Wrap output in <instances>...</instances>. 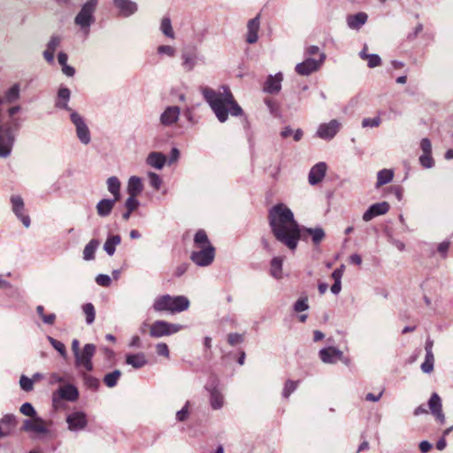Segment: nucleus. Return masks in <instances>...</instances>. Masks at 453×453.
<instances>
[{
	"label": "nucleus",
	"instance_id": "1",
	"mask_svg": "<svg viewBox=\"0 0 453 453\" xmlns=\"http://www.w3.org/2000/svg\"><path fill=\"white\" fill-rule=\"evenodd\" d=\"M268 218L275 238L289 250H295L300 240V226L292 211L284 203H278L270 209Z\"/></svg>",
	"mask_w": 453,
	"mask_h": 453
},
{
	"label": "nucleus",
	"instance_id": "2",
	"mask_svg": "<svg viewBox=\"0 0 453 453\" xmlns=\"http://www.w3.org/2000/svg\"><path fill=\"white\" fill-rule=\"evenodd\" d=\"M202 94L216 118L221 123L227 120L229 114L238 117L243 113L242 107L235 101L227 87H221L219 90L204 87L202 88Z\"/></svg>",
	"mask_w": 453,
	"mask_h": 453
},
{
	"label": "nucleus",
	"instance_id": "3",
	"mask_svg": "<svg viewBox=\"0 0 453 453\" xmlns=\"http://www.w3.org/2000/svg\"><path fill=\"white\" fill-rule=\"evenodd\" d=\"M189 305V300L184 296L163 295L155 298L152 307L157 312L179 313L188 310Z\"/></svg>",
	"mask_w": 453,
	"mask_h": 453
},
{
	"label": "nucleus",
	"instance_id": "4",
	"mask_svg": "<svg viewBox=\"0 0 453 453\" xmlns=\"http://www.w3.org/2000/svg\"><path fill=\"white\" fill-rule=\"evenodd\" d=\"M98 3L99 0H87L74 17V24L86 35L89 34L91 26L96 22L95 13Z\"/></svg>",
	"mask_w": 453,
	"mask_h": 453
},
{
	"label": "nucleus",
	"instance_id": "5",
	"mask_svg": "<svg viewBox=\"0 0 453 453\" xmlns=\"http://www.w3.org/2000/svg\"><path fill=\"white\" fill-rule=\"evenodd\" d=\"M51 422H47L41 417H35V418H27L23 421L21 431L28 433L34 439H42L50 434L48 425Z\"/></svg>",
	"mask_w": 453,
	"mask_h": 453
},
{
	"label": "nucleus",
	"instance_id": "6",
	"mask_svg": "<svg viewBox=\"0 0 453 453\" xmlns=\"http://www.w3.org/2000/svg\"><path fill=\"white\" fill-rule=\"evenodd\" d=\"M96 345L92 343L85 344L81 351L74 356L75 367L84 369L86 372H91L94 369L92 358L96 353Z\"/></svg>",
	"mask_w": 453,
	"mask_h": 453
},
{
	"label": "nucleus",
	"instance_id": "7",
	"mask_svg": "<svg viewBox=\"0 0 453 453\" xmlns=\"http://www.w3.org/2000/svg\"><path fill=\"white\" fill-rule=\"evenodd\" d=\"M184 326L180 324L169 323L165 320H157L151 324L150 335L154 338L169 336L180 331Z\"/></svg>",
	"mask_w": 453,
	"mask_h": 453
},
{
	"label": "nucleus",
	"instance_id": "8",
	"mask_svg": "<svg viewBox=\"0 0 453 453\" xmlns=\"http://www.w3.org/2000/svg\"><path fill=\"white\" fill-rule=\"evenodd\" d=\"M190 255L191 261L197 266L205 267L210 265L215 257V249L212 245L196 248Z\"/></svg>",
	"mask_w": 453,
	"mask_h": 453
},
{
	"label": "nucleus",
	"instance_id": "9",
	"mask_svg": "<svg viewBox=\"0 0 453 453\" xmlns=\"http://www.w3.org/2000/svg\"><path fill=\"white\" fill-rule=\"evenodd\" d=\"M180 58L181 66L186 72H191L199 63H203V57L196 46L184 48Z\"/></svg>",
	"mask_w": 453,
	"mask_h": 453
},
{
	"label": "nucleus",
	"instance_id": "10",
	"mask_svg": "<svg viewBox=\"0 0 453 453\" xmlns=\"http://www.w3.org/2000/svg\"><path fill=\"white\" fill-rule=\"evenodd\" d=\"M219 386V380L216 376H211L206 385V389L210 392V403L213 410H220L225 404V398Z\"/></svg>",
	"mask_w": 453,
	"mask_h": 453
},
{
	"label": "nucleus",
	"instance_id": "11",
	"mask_svg": "<svg viewBox=\"0 0 453 453\" xmlns=\"http://www.w3.org/2000/svg\"><path fill=\"white\" fill-rule=\"evenodd\" d=\"M70 119L75 127V132L79 141L82 144L88 145L91 142V134L84 119L77 111H72Z\"/></svg>",
	"mask_w": 453,
	"mask_h": 453
},
{
	"label": "nucleus",
	"instance_id": "12",
	"mask_svg": "<svg viewBox=\"0 0 453 453\" xmlns=\"http://www.w3.org/2000/svg\"><path fill=\"white\" fill-rule=\"evenodd\" d=\"M342 122L336 119L319 125L316 136L324 141L333 140L342 129Z\"/></svg>",
	"mask_w": 453,
	"mask_h": 453
},
{
	"label": "nucleus",
	"instance_id": "13",
	"mask_svg": "<svg viewBox=\"0 0 453 453\" xmlns=\"http://www.w3.org/2000/svg\"><path fill=\"white\" fill-rule=\"evenodd\" d=\"M15 142V135L13 134L10 127H5L0 131V157L7 158L11 156L12 148Z\"/></svg>",
	"mask_w": 453,
	"mask_h": 453
},
{
	"label": "nucleus",
	"instance_id": "14",
	"mask_svg": "<svg viewBox=\"0 0 453 453\" xmlns=\"http://www.w3.org/2000/svg\"><path fill=\"white\" fill-rule=\"evenodd\" d=\"M79 398V390L73 384H65L60 387L52 395V402L54 405H57L59 399L66 400L69 402H75Z\"/></svg>",
	"mask_w": 453,
	"mask_h": 453
},
{
	"label": "nucleus",
	"instance_id": "15",
	"mask_svg": "<svg viewBox=\"0 0 453 453\" xmlns=\"http://www.w3.org/2000/svg\"><path fill=\"white\" fill-rule=\"evenodd\" d=\"M12 211L15 216L22 222L25 227L30 226V218L25 213V204L23 198L19 195H12L10 198Z\"/></svg>",
	"mask_w": 453,
	"mask_h": 453
},
{
	"label": "nucleus",
	"instance_id": "16",
	"mask_svg": "<svg viewBox=\"0 0 453 453\" xmlns=\"http://www.w3.org/2000/svg\"><path fill=\"white\" fill-rule=\"evenodd\" d=\"M300 240L304 242L308 241V237L310 236L311 239V242L314 246H319L321 242L326 237V233L324 229L320 226L317 227H305L300 226Z\"/></svg>",
	"mask_w": 453,
	"mask_h": 453
},
{
	"label": "nucleus",
	"instance_id": "17",
	"mask_svg": "<svg viewBox=\"0 0 453 453\" xmlns=\"http://www.w3.org/2000/svg\"><path fill=\"white\" fill-rule=\"evenodd\" d=\"M326 58L325 54L320 55L319 60H315L314 58H308L303 62L299 63L296 65V72L303 76H307L316 72L319 66L322 65Z\"/></svg>",
	"mask_w": 453,
	"mask_h": 453
},
{
	"label": "nucleus",
	"instance_id": "18",
	"mask_svg": "<svg viewBox=\"0 0 453 453\" xmlns=\"http://www.w3.org/2000/svg\"><path fill=\"white\" fill-rule=\"evenodd\" d=\"M66 423L72 432L84 430L88 426L87 415L83 411H73L66 417Z\"/></svg>",
	"mask_w": 453,
	"mask_h": 453
},
{
	"label": "nucleus",
	"instance_id": "19",
	"mask_svg": "<svg viewBox=\"0 0 453 453\" xmlns=\"http://www.w3.org/2000/svg\"><path fill=\"white\" fill-rule=\"evenodd\" d=\"M319 357L325 364L334 365L338 361H343V352L335 347L321 349Z\"/></svg>",
	"mask_w": 453,
	"mask_h": 453
},
{
	"label": "nucleus",
	"instance_id": "20",
	"mask_svg": "<svg viewBox=\"0 0 453 453\" xmlns=\"http://www.w3.org/2000/svg\"><path fill=\"white\" fill-rule=\"evenodd\" d=\"M113 6L118 10L119 15L127 18L138 11V4L132 0H112Z\"/></svg>",
	"mask_w": 453,
	"mask_h": 453
},
{
	"label": "nucleus",
	"instance_id": "21",
	"mask_svg": "<svg viewBox=\"0 0 453 453\" xmlns=\"http://www.w3.org/2000/svg\"><path fill=\"white\" fill-rule=\"evenodd\" d=\"M180 109L178 106H167L159 117L160 124L164 127H171L180 119Z\"/></svg>",
	"mask_w": 453,
	"mask_h": 453
},
{
	"label": "nucleus",
	"instance_id": "22",
	"mask_svg": "<svg viewBox=\"0 0 453 453\" xmlns=\"http://www.w3.org/2000/svg\"><path fill=\"white\" fill-rule=\"evenodd\" d=\"M388 202H380L372 204L363 214V220L368 222L373 218L386 214L389 211Z\"/></svg>",
	"mask_w": 453,
	"mask_h": 453
},
{
	"label": "nucleus",
	"instance_id": "23",
	"mask_svg": "<svg viewBox=\"0 0 453 453\" xmlns=\"http://www.w3.org/2000/svg\"><path fill=\"white\" fill-rule=\"evenodd\" d=\"M282 81L283 75L281 73H278L275 75H269L264 84V92L268 94L279 93L281 89Z\"/></svg>",
	"mask_w": 453,
	"mask_h": 453
},
{
	"label": "nucleus",
	"instance_id": "24",
	"mask_svg": "<svg viewBox=\"0 0 453 453\" xmlns=\"http://www.w3.org/2000/svg\"><path fill=\"white\" fill-rule=\"evenodd\" d=\"M428 407L431 413L439 422L443 423L445 421V416L442 412L441 399L437 393L432 394L428 401Z\"/></svg>",
	"mask_w": 453,
	"mask_h": 453
},
{
	"label": "nucleus",
	"instance_id": "25",
	"mask_svg": "<svg viewBox=\"0 0 453 453\" xmlns=\"http://www.w3.org/2000/svg\"><path fill=\"white\" fill-rule=\"evenodd\" d=\"M326 169V164L324 162H319L313 165L309 173V183L311 185H316L319 183L324 179Z\"/></svg>",
	"mask_w": 453,
	"mask_h": 453
},
{
	"label": "nucleus",
	"instance_id": "26",
	"mask_svg": "<svg viewBox=\"0 0 453 453\" xmlns=\"http://www.w3.org/2000/svg\"><path fill=\"white\" fill-rule=\"evenodd\" d=\"M71 97V91L65 87L59 88L55 100V107L61 110H65L70 113L73 111L68 105Z\"/></svg>",
	"mask_w": 453,
	"mask_h": 453
},
{
	"label": "nucleus",
	"instance_id": "27",
	"mask_svg": "<svg viewBox=\"0 0 453 453\" xmlns=\"http://www.w3.org/2000/svg\"><path fill=\"white\" fill-rule=\"evenodd\" d=\"M61 42L62 37L60 35H52L50 38L46 49L43 51V58L49 64L53 63L55 51L60 46Z\"/></svg>",
	"mask_w": 453,
	"mask_h": 453
},
{
	"label": "nucleus",
	"instance_id": "28",
	"mask_svg": "<svg viewBox=\"0 0 453 453\" xmlns=\"http://www.w3.org/2000/svg\"><path fill=\"white\" fill-rule=\"evenodd\" d=\"M260 27V17L259 15L249 20L247 24V36L246 42L250 44H253L257 42L258 39V30Z\"/></svg>",
	"mask_w": 453,
	"mask_h": 453
},
{
	"label": "nucleus",
	"instance_id": "29",
	"mask_svg": "<svg viewBox=\"0 0 453 453\" xmlns=\"http://www.w3.org/2000/svg\"><path fill=\"white\" fill-rule=\"evenodd\" d=\"M165 163L166 157L163 153L157 151L150 152L146 158V164L157 170H161L165 166Z\"/></svg>",
	"mask_w": 453,
	"mask_h": 453
},
{
	"label": "nucleus",
	"instance_id": "30",
	"mask_svg": "<svg viewBox=\"0 0 453 453\" xmlns=\"http://www.w3.org/2000/svg\"><path fill=\"white\" fill-rule=\"evenodd\" d=\"M148 363L146 356L142 352L136 354H127L126 356V364L131 365L134 369H140Z\"/></svg>",
	"mask_w": 453,
	"mask_h": 453
},
{
	"label": "nucleus",
	"instance_id": "31",
	"mask_svg": "<svg viewBox=\"0 0 453 453\" xmlns=\"http://www.w3.org/2000/svg\"><path fill=\"white\" fill-rule=\"evenodd\" d=\"M117 201L118 200L115 199L100 200L96 206L97 214L103 218L108 217L111 214Z\"/></svg>",
	"mask_w": 453,
	"mask_h": 453
},
{
	"label": "nucleus",
	"instance_id": "32",
	"mask_svg": "<svg viewBox=\"0 0 453 453\" xmlns=\"http://www.w3.org/2000/svg\"><path fill=\"white\" fill-rule=\"evenodd\" d=\"M368 16L365 12H358L347 17V24L349 28L358 30L367 21Z\"/></svg>",
	"mask_w": 453,
	"mask_h": 453
},
{
	"label": "nucleus",
	"instance_id": "33",
	"mask_svg": "<svg viewBox=\"0 0 453 453\" xmlns=\"http://www.w3.org/2000/svg\"><path fill=\"white\" fill-rule=\"evenodd\" d=\"M121 242L119 234H108L105 242L104 243V250L109 256H113L116 251V247Z\"/></svg>",
	"mask_w": 453,
	"mask_h": 453
},
{
	"label": "nucleus",
	"instance_id": "34",
	"mask_svg": "<svg viewBox=\"0 0 453 453\" xmlns=\"http://www.w3.org/2000/svg\"><path fill=\"white\" fill-rule=\"evenodd\" d=\"M143 189V185L140 177L132 176L128 180L127 193L131 196H139Z\"/></svg>",
	"mask_w": 453,
	"mask_h": 453
},
{
	"label": "nucleus",
	"instance_id": "35",
	"mask_svg": "<svg viewBox=\"0 0 453 453\" xmlns=\"http://www.w3.org/2000/svg\"><path fill=\"white\" fill-rule=\"evenodd\" d=\"M395 176V173L392 169H382L377 173V181L375 187L377 188L390 183Z\"/></svg>",
	"mask_w": 453,
	"mask_h": 453
},
{
	"label": "nucleus",
	"instance_id": "36",
	"mask_svg": "<svg viewBox=\"0 0 453 453\" xmlns=\"http://www.w3.org/2000/svg\"><path fill=\"white\" fill-rule=\"evenodd\" d=\"M108 191L114 196L113 199L119 200L120 198V181L115 177L111 176L107 180Z\"/></svg>",
	"mask_w": 453,
	"mask_h": 453
},
{
	"label": "nucleus",
	"instance_id": "37",
	"mask_svg": "<svg viewBox=\"0 0 453 453\" xmlns=\"http://www.w3.org/2000/svg\"><path fill=\"white\" fill-rule=\"evenodd\" d=\"M99 244L100 242L98 240H90L83 250V259L86 261L93 260L95 258V252L97 250Z\"/></svg>",
	"mask_w": 453,
	"mask_h": 453
},
{
	"label": "nucleus",
	"instance_id": "38",
	"mask_svg": "<svg viewBox=\"0 0 453 453\" xmlns=\"http://www.w3.org/2000/svg\"><path fill=\"white\" fill-rule=\"evenodd\" d=\"M282 264H283V257H275L271 261V275L275 279H281L282 278Z\"/></svg>",
	"mask_w": 453,
	"mask_h": 453
},
{
	"label": "nucleus",
	"instance_id": "39",
	"mask_svg": "<svg viewBox=\"0 0 453 453\" xmlns=\"http://www.w3.org/2000/svg\"><path fill=\"white\" fill-rule=\"evenodd\" d=\"M80 374L83 380V382H84V385L91 389V390H97L98 388H99V385H100V381L97 378L92 376V375H89L88 374L87 372H85L84 371L81 370L80 371Z\"/></svg>",
	"mask_w": 453,
	"mask_h": 453
},
{
	"label": "nucleus",
	"instance_id": "40",
	"mask_svg": "<svg viewBox=\"0 0 453 453\" xmlns=\"http://www.w3.org/2000/svg\"><path fill=\"white\" fill-rule=\"evenodd\" d=\"M20 88L18 83L13 84L4 93V101L8 104L16 102L19 98Z\"/></svg>",
	"mask_w": 453,
	"mask_h": 453
},
{
	"label": "nucleus",
	"instance_id": "41",
	"mask_svg": "<svg viewBox=\"0 0 453 453\" xmlns=\"http://www.w3.org/2000/svg\"><path fill=\"white\" fill-rule=\"evenodd\" d=\"M160 31L168 38H175V34L169 17H164L161 19Z\"/></svg>",
	"mask_w": 453,
	"mask_h": 453
},
{
	"label": "nucleus",
	"instance_id": "42",
	"mask_svg": "<svg viewBox=\"0 0 453 453\" xmlns=\"http://www.w3.org/2000/svg\"><path fill=\"white\" fill-rule=\"evenodd\" d=\"M120 376L121 372L119 370H114L113 372L105 374L103 381L108 388H114L117 385Z\"/></svg>",
	"mask_w": 453,
	"mask_h": 453
},
{
	"label": "nucleus",
	"instance_id": "43",
	"mask_svg": "<svg viewBox=\"0 0 453 453\" xmlns=\"http://www.w3.org/2000/svg\"><path fill=\"white\" fill-rule=\"evenodd\" d=\"M196 248L206 247L211 245L204 230H198L194 237Z\"/></svg>",
	"mask_w": 453,
	"mask_h": 453
},
{
	"label": "nucleus",
	"instance_id": "44",
	"mask_svg": "<svg viewBox=\"0 0 453 453\" xmlns=\"http://www.w3.org/2000/svg\"><path fill=\"white\" fill-rule=\"evenodd\" d=\"M82 311L86 316L87 324L90 325L95 321L96 311L92 303H88L82 306Z\"/></svg>",
	"mask_w": 453,
	"mask_h": 453
},
{
	"label": "nucleus",
	"instance_id": "45",
	"mask_svg": "<svg viewBox=\"0 0 453 453\" xmlns=\"http://www.w3.org/2000/svg\"><path fill=\"white\" fill-rule=\"evenodd\" d=\"M36 312L40 316V318L42 319L43 323H45L47 325L54 324V322L56 320V315L54 313H50V314L46 315V313H44L43 306L38 305L36 307Z\"/></svg>",
	"mask_w": 453,
	"mask_h": 453
},
{
	"label": "nucleus",
	"instance_id": "46",
	"mask_svg": "<svg viewBox=\"0 0 453 453\" xmlns=\"http://www.w3.org/2000/svg\"><path fill=\"white\" fill-rule=\"evenodd\" d=\"M47 339L50 342V343L51 344V346L60 354V356L62 357L65 358L67 356V353H66L65 344L62 343L61 342L54 339L51 336H48Z\"/></svg>",
	"mask_w": 453,
	"mask_h": 453
},
{
	"label": "nucleus",
	"instance_id": "47",
	"mask_svg": "<svg viewBox=\"0 0 453 453\" xmlns=\"http://www.w3.org/2000/svg\"><path fill=\"white\" fill-rule=\"evenodd\" d=\"M299 380H288L284 385L282 395L285 398H288L289 395L297 388Z\"/></svg>",
	"mask_w": 453,
	"mask_h": 453
},
{
	"label": "nucleus",
	"instance_id": "48",
	"mask_svg": "<svg viewBox=\"0 0 453 453\" xmlns=\"http://www.w3.org/2000/svg\"><path fill=\"white\" fill-rule=\"evenodd\" d=\"M434 354H426L425 361L421 365V370L425 373H430L434 370Z\"/></svg>",
	"mask_w": 453,
	"mask_h": 453
},
{
	"label": "nucleus",
	"instance_id": "49",
	"mask_svg": "<svg viewBox=\"0 0 453 453\" xmlns=\"http://www.w3.org/2000/svg\"><path fill=\"white\" fill-rule=\"evenodd\" d=\"M293 309H294L295 312H296V313H300V312H303V311L308 310L309 309L308 297L306 296L300 297L294 303Z\"/></svg>",
	"mask_w": 453,
	"mask_h": 453
},
{
	"label": "nucleus",
	"instance_id": "50",
	"mask_svg": "<svg viewBox=\"0 0 453 453\" xmlns=\"http://www.w3.org/2000/svg\"><path fill=\"white\" fill-rule=\"evenodd\" d=\"M19 411L23 415H25L27 417H30L31 418H35V417H38L35 408L33 407V405L30 403H23L19 408Z\"/></svg>",
	"mask_w": 453,
	"mask_h": 453
},
{
	"label": "nucleus",
	"instance_id": "51",
	"mask_svg": "<svg viewBox=\"0 0 453 453\" xmlns=\"http://www.w3.org/2000/svg\"><path fill=\"white\" fill-rule=\"evenodd\" d=\"M19 386L24 391L30 392L34 388V380L26 375H21L19 379Z\"/></svg>",
	"mask_w": 453,
	"mask_h": 453
},
{
	"label": "nucleus",
	"instance_id": "52",
	"mask_svg": "<svg viewBox=\"0 0 453 453\" xmlns=\"http://www.w3.org/2000/svg\"><path fill=\"white\" fill-rule=\"evenodd\" d=\"M420 165L426 169H430L434 165V160L432 157V154H422L419 157Z\"/></svg>",
	"mask_w": 453,
	"mask_h": 453
},
{
	"label": "nucleus",
	"instance_id": "53",
	"mask_svg": "<svg viewBox=\"0 0 453 453\" xmlns=\"http://www.w3.org/2000/svg\"><path fill=\"white\" fill-rule=\"evenodd\" d=\"M148 177H149V181H150V186L154 189L158 190L162 184L161 177L158 174L152 173V172H150L148 173Z\"/></svg>",
	"mask_w": 453,
	"mask_h": 453
},
{
	"label": "nucleus",
	"instance_id": "54",
	"mask_svg": "<svg viewBox=\"0 0 453 453\" xmlns=\"http://www.w3.org/2000/svg\"><path fill=\"white\" fill-rule=\"evenodd\" d=\"M157 53L160 55H165L167 57L173 58L176 54V49L170 45H160L157 49Z\"/></svg>",
	"mask_w": 453,
	"mask_h": 453
},
{
	"label": "nucleus",
	"instance_id": "55",
	"mask_svg": "<svg viewBox=\"0 0 453 453\" xmlns=\"http://www.w3.org/2000/svg\"><path fill=\"white\" fill-rule=\"evenodd\" d=\"M381 119L380 117L375 118H365L362 120V127H377L380 125Z\"/></svg>",
	"mask_w": 453,
	"mask_h": 453
},
{
	"label": "nucleus",
	"instance_id": "56",
	"mask_svg": "<svg viewBox=\"0 0 453 453\" xmlns=\"http://www.w3.org/2000/svg\"><path fill=\"white\" fill-rule=\"evenodd\" d=\"M137 196H129L128 198L125 202V208L129 211H134L140 205V202L136 198Z\"/></svg>",
	"mask_w": 453,
	"mask_h": 453
},
{
	"label": "nucleus",
	"instance_id": "57",
	"mask_svg": "<svg viewBox=\"0 0 453 453\" xmlns=\"http://www.w3.org/2000/svg\"><path fill=\"white\" fill-rule=\"evenodd\" d=\"M365 60H367V65L370 68L377 67L381 64V59L377 54H369Z\"/></svg>",
	"mask_w": 453,
	"mask_h": 453
},
{
	"label": "nucleus",
	"instance_id": "58",
	"mask_svg": "<svg viewBox=\"0 0 453 453\" xmlns=\"http://www.w3.org/2000/svg\"><path fill=\"white\" fill-rule=\"evenodd\" d=\"M243 342V336L237 333H231L227 335V342L231 346H235Z\"/></svg>",
	"mask_w": 453,
	"mask_h": 453
},
{
	"label": "nucleus",
	"instance_id": "59",
	"mask_svg": "<svg viewBox=\"0 0 453 453\" xmlns=\"http://www.w3.org/2000/svg\"><path fill=\"white\" fill-rule=\"evenodd\" d=\"M420 149L422 154H432V143L428 138H423L420 141Z\"/></svg>",
	"mask_w": 453,
	"mask_h": 453
},
{
	"label": "nucleus",
	"instance_id": "60",
	"mask_svg": "<svg viewBox=\"0 0 453 453\" xmlns=\"http://www.w3.org/2000/svg\"><path fill=\"white\" fill-rule=\"evenodd\" d=\"M96 282L102 287H109L111 285V280L110 276L106 274H98L96 277Z\"/></svg>",
	"mask_w": 453,
	"mask_h": 453
},
{
	"label": "nucleus",
	"instance_id": "61",
	"mask_svg": "<svg viewBox=\"0 0 453 453\" xmlns=\"http://www.w3.org/2000/svg\"><path fill=\"white\" fill-rule=\"evenodd\" d=\"M156 350L157 355L165 357H169L170 352L166 343L160 342L156 345Z\"/></svg>",
	"mask_w": 453,
	"mask_h": 453
},
{
	"label": "nucleus",
	"instance_id": "62",
	"mask_svg": "<svg viewBox=\"0 0 453 453\" xmlns=\"http://www.w3.org/2000/svg\"><path fill=\"white\" fill-rule=\"evenodd\" d=\"M0 422L10 426H14L16 425V417L12 414H6L0 419Z\"/></svg>",
	"mask_w": 453,
	"mask_h": 453
},
{
	"label": "nucleus",
	"instance_id": "63",
	"mask_svg": "<svg viewBox=\"0 0 453 453\" xmlns=\"http://www.w3.org/2000/svg\"><path fill=\"white\" fill-rule=\"evenodd\" d=\"M188 402L186 403L185 406L177 412L176 418L179 421H184L187 419L188 416Z\"/></svg>",
	"mask_w": 453,
	"mask_h": 453
},
{
	"label": "nucleus",
	"instance_id": "64",
	"mask_svg": "<svg viewBox=\"0 0 453 453\" xmlns=\"http://www.w3.org/2000/svg\"><path fill=\"white\" fill-rule=\"evenodd\" d=\"M188 264H185V263L180 264L175 268L173 274L176 277H180L188 271Z\"/></svg>",
	"mask_w": 453,
	"mask_h": 453
}]
</instances>
